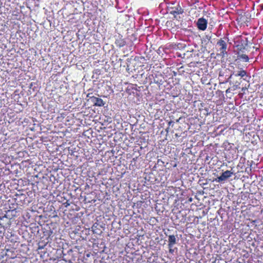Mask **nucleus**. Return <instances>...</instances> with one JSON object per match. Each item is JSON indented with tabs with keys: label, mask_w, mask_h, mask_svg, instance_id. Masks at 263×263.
Returning <instances> with one entry per match:
<instances>
[{
	"label": "nucleus",
	"mask_w": 263,
	"mask_h": 263,
	"mask_svg": "<svg viewBox=\"0 0 263 263\" xmlns=\"http://www.w3.org/2000/svg\"><path fill=\"white\" fill-rule=\"evenodd\" d=\"M198 29L200 30L204 31L208 25V21L203 17L199 18L196 23Z\"/></svg>",
	"instance_id": "1"
},
{
	"label": "nucleus",
	"mask_w": 263,
	"mask_h": 263,
	"mask_svg": "<svg viewBox=\"0 0 263 263\" xmlns=\"http://www.w3.org/2000/svg\"><path fill=\"white\" fill-rule=\"evenodd\" d=\"M233 74H234V73H233ZM232 76V74L231 75H230V78H231Z\"/></svg>",
	"instance_id": "13"
},
{
	"label": "nucleus",
	"mask_w": 263,
	"mask_h": 263,
	"mask_svg": "<svg viewBox=\"0 0 263 263\" xmlns=\"http://www.w3.org/2000/svg\"><path fill=\"white\" fill-rule=\"evenodd\" d=\"M226 92L227 93L230 92H231L230 88H228V89H227Z\"/></svg>",
	"instance_id": "11"
},
{
	"label": "nucleus",
	"mask_w": 263,
	"mask_h": 263,
	"mask_svg": "<svg viewBox=\"0 0 263 263\" xmlns=\"http://www.w3.org/2000/svg\"><path fill=\"white\" fill-rule=\"evenodd\" d=\"M217 45L220 47L219 50L222 55L224 56L227 53V44L222 39H220L217 43Z\"/></svg>",
	"instance_id": "2"
},
{
	"label": "nucleus",
	"mask_w": 263,
	"mask_h": 263,
	"mask_svg": "<svg viewBox=\"0 0 263 263\" xmlns=\"http://www.w3.org/2000/svg\"><path fill=\"white\" fill-rule=\"evenodd\" d=\"M176 243V238L173 235L168 236V247L172 248L173 246Z\"/></svg>",
	"instance_id": "5"
},
{
	"label": "nucleus",
	"mask_w": 263,
	"mask_h": 263,
	"mask_svg": "<svg viewBox=\"0 0 263 263\" xmlns=\"http://www.w3.org/2000/svg\"><path fill=\"white\" fill-rule=\"evenodd\" d=\"M64 204L66 207H67L68 205H69V203H68V202H66L65 203H64Z\"/></svg>",
	"instance_id": "10"
},
{
	"label": "nucleus",
	"mask_w": 263,
	"mask_h": 263,
	"mask_svg": "<svg viewBox=\"0 0 263 263\" xmlns=\"http://www.w3.org/2000/svg\"><path fill=\"white\" fill-rule=\"evenodd\" d=\"M232 172L230 171H226L222 173L221 175L219 177H218L217 178L215 179V181L216 182H221L223 181H225L228 178L230 177L232 175Z\"/></svg>",
	"instance_id": "3"
},
{
	"label": "nucleus",
	"mask_w": 263,
	"mask_h": 263,
	"mask_svg": "<svg viewBox=\"0 0 263 263\" xmlns=\"http://www.w3.org/2000/svg\"><path fill=\"white\" fill-rule=\"evenodd\" d=\"M124 45H125V42H124V41H121V43H120L118 44V46H119V47H123V46H124Z\"/></svg>",
	"instance_id": "9"
},
{
	"label": "nucleus",
	"mask_w": 263,
	"mask_h": 263,
	"mask_svg": "<svg viewBox=\"0 0 263 263\" xmlns=\"http://www.w3.org/2000/svg\"><path fill=\"white\" fill-rule=\"evenodd\" d=\"M239 58L240 59H242L244 61H245L246 62H248L249 60V57H248L247 55H246L245 54H242L240 55Z\"/></svg>",
	"instance_id": "8"
},
{
	"label": "nucleus",
	"mask_w": 263,
	"mask_h": 263,
	"mask_svg": "<svg viewBox=\"0 0 263 263\" xmlns=\"http://www.w3.org/2000/svg\"><path fill=\"white\" fill-rule=\"evenodd\" d=\"M170 252H173V251L172 250V249L171 248H170Z\"/></svg>",
	"instance_id": "12"
},
{
	"label": "nucleus",
	"mask_w": 263,
	"mask_h": 263,
	"mask_svg": "<svg viewBox=\"0 0 263 263\" xmlns=\"http://www.w3.org/2000/svg\"><path fill=\"white\" fill-rule=\"evenodd\" d=\"M246 75H247V72L244 70H241L240 71H239L238 73L235 74V76L236 77L240 76L241 77H243Z\"/></svg>",
	"instance_id": "7"
},
{
	"label": "nucleus",
	"mask_w": 263,
	"mask_h": 263,
	"mask_svg": "<svg viewBox=\"0 0 263 263\" xmlns=\"http://www.w3.org/2000/svg\"><path fill=\"white\" fill-rule=\"evenodd\" d=\"M182 13H183V10L180 7H179V8H177L176 10H172L171 12V13L174 14V15L181 14Z\"/></svg>",
	"instance_id": "6"
},
{
	"label": "nucleus",
	"mask_w": 263,
	"mask_h": 263,
	"mask_svg": "<svg viewBox=\"0 0 263 263\" xmlns=\"http://www.w3.org/2000/svg\"><path fill=\"white\" fill-rule=\"evenodd\" d=\"M90 100L95 106H103L104 105L103 100L101 98L92 97L90 98Z\"/></svg>",
	"instance_id": "4"
}]
</instances>
